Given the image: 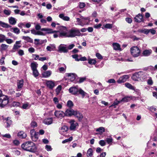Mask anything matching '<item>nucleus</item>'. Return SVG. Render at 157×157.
Segmentation results:
<instances>
[{
  "instance_id": "obj_19",
  "label": "nucleus",
  "mask_w": 157,
  "mask_h": 157,
  "mask_svg": "<svg viewBox=\"0 0 157 157\" xmlns=\"http://www.w3.org/2000/svg\"><path fill=\"white\" fill-rule=\"evenodd\" d=\"M41 30L42 31L46 32V33L48 34L54 33L56 32V31H53L52 29L49 28H42L41 29ZM57 32H58V31H57Z\"/></svg>"
},
{
  "instance_id": "obj_47",
  "label": "nucleus",
  "mask_w": 157,
  "mask_h": 157,
  "mask_svg": "<svg viewBox=\"0 0 157 157\" xmlns=\"http://www.w3.org/2000/svg\"><path fill=\"white\" fill-rule=\"evenodd\" d=\"M12 29L13 30V32L17 34H19L20 33V30L17 28H12Z\"/></svg>"
},
{
  "instance_id": "obj_12",
  "label": "nucleus",
  "mask_w": 157,
  "mask_h": 157,
  "mask_svg": "<svg viewBox=\"0 0 157 157\" xmlns=\"http://www.w3.org/2000/svg\"><path fill=\"white\" fill-rule=\"evenodd\" d=\"M69 122L71 124L70 129L71 130H75L76 127L78 125V123L74 120H71Z\"/></svg>"
},
{
  "instance_id": "obj_2",
  "label": "nucleus",
  "mask_w": 157,
  "mask_h": 157,
  "mask_svg": "<svg viewBox=\"0 0 157 157\" xmlns=\"http://www.w3.org/2000/svg\"><path fill=\"white\" fill-rule=\"evenodd\" d=\"M21 147L24 150L31 152H34L36 150L34 144L31 141H28L22 144Z\"/></svg>"
},
{
  "instance_id": "obj_20",
  "label": "nucleus",
  "mask_w": 157,
  "mask_h": 157,
  "mask_svg": "<svg viewBox=\"0 0 157 157\" xmlns=\"http://www.w3.org/2000/svg\"><path fill=\"white\" fill-rule=\"evenodd\" d=\"M62 26L60 27V32H59V31H57L58 32H56L57 33H56L54 34L53 35V36L54 38H57L58 37H62L64 36H61L60 35V33L62 32H63V30L61 28Z\"/></svg>"
},
{
  "instance_id": "obj_29",
  "label": "nucleus",
  "mask_w": 157,
  "mask_h": 157,
  "mask_svg": "<svg viewBox=\"0 0 157 157\" xmlns=\"http://www.w3.org/2000/svg\"><path fill=\"white\" fill-rule=\"evenodd\" d=\"M38 65V64L36 62L32 63L30 64V67L32 70L36 69Z\"/></svg>"
},
{
  "instance_id": "obj_10",
  "label": "nucleus",
  "mask_w": 157,
  "mask_h": 157,
  "mask_svg": "<svg viewBox=\"0 0 157 157\" xmlns=\"http://www.w3.org/2000/svg\"><path fill=\"white\" fill-rule=\"evenodd\" d=\"M54 114L56 117L60 118L63 117L65 116L64 113L62 111H56Z\"/></svg>"
},
{
  "instance_id": "obj_16",
  "label": "nucleus",
  "mask_w": 157,
  "mask_h": 157,
  "mask_svg": "<svg viewBox=\"0 0 157 157\" xmlns=\"http://www.w3.org/2000/svg\"><path fill=\"white\" fill-rule=\"evenodd\" d=\"M112 46L113 47V49L115 50H118L120 51H122L120 45L118 43H113L112 44Z\"/></svg>"
},
{
  "instance_id": "obj_51",
  "label": "nucleus",
  "mask_w": 157,
  "mask_h": 157,
  "mask_svg": "<svg viewBox=\"0 0 157 157\" xmlns=\"http://www.w3.org/2000/svg\"><path fill=\"white\" fill-rule=\"evenodd\" d=\"M34 41L35 42L37 41V43H36V44H41L44 42L43 40H40L39 39H35L34 40Z\"/></svg>"
},
{
  "instance_id": "obj_55",
  "label": "nucleus",
  "mask_w": 157,
  "mask_h": 157,
  "mask_svg": "<svg viewBox=\"0 0 157 157\" xmlns=\"http://www.w3.org/2000/svg\"><path fill=\"white\" fill-rule=\"evenodd\" d=\"M96 56L99 59H103L102 56L99 53H96Z\"/></svg>"
},
{
  "instance_id": "obj_31",
  "label": "nucleus",
  "mask_w": 157,
  "mask_h": 157,
  "mask_svg": "<svg viewBox=\"0 0 157 157\" xmlns=\"http://www.w3.org/2000/svg\"><path fill=\"white\" fill-rule=\"evenodd\" d=\"M124 85L125 86L128 88L133 90H135V88L130 83L128 82H127Z\"/></svg>"
},
{
  "instance_id": "obj_63",
  "label": "nucleus",
  "mask_w": 157,
  "mask_h": 157,
  "mask_svg": "<svg viewBox=\"0 0 157 157\" xmlns=\"http://www.w3.org/2000/svg\"><path fill=\"white\" fill-rule=\"evenodd\" d=\"M53 101L54 103L56 104H57L59 102L58 99L56 97H55L53 98Z\"/></svg>"
},
{
  "instance_id": "obj_33",
  "label": "nucleus",
  "mask_w": 157,
  "mask_h": 157,
  "mask_svg": "<svg viewBox=\"0 0 157 157\" xmlns=\"http://www.w3.org/2000/svg\"><path fill=\"white\" fill-rule=\"evenodd\" d=\"M96 131L99 132V134H101L105 131V128L103 127H101L96 129Z\"/></svg>"
},
{
  "instance_id": "obj_15",
  "label": "nucleus",
  "mask_w": 157,
  "mask_h": 157,
  "mask_svg": "<svg viewBox=\"0 0 157 157\" xmlns=\"http://www.w3.org/2000/svg\"><path fill=\"white\" fill-rule=\"evenodd\" d=\"M74 115L75 117H77L78 120L80 121H81L83 118L82 114L80 113L79 111H75L74 112Z\"/></svg>"
},
{
  "instance_id": "obj_59",
  "label": "nucleus",
  "mask_w": 157,
  "mask_h": 157,
  "mask_svg": "<svg viewBox=\"0 0 157 157\" xmlns=\"http://www.w3.org/2000/svg\"><path fill=\"white\" fill-rule=\"evenodd\" d=\"M22 39L25 40L27 41V42H29L31 38L28 36H23L22 37Z\"/></svg>"
},
{
  "instance_id": "obj_32",
  "label": "nucleus",
  "mask_w": 157,
  "mask_h": 157,
  "mask_svg": "<svg viewBox=\"0 0 157 157\" xmlns=\"http://www.w3.org/2000/svg\"><path fill=\"white\" fill-rule=\"evenodd\" d=\"M132 98V97L130 96H126L123 98L122 100L120 101V102L123 101L124 102H127L129 101Z\"/></svg>"
},
{
  "instance_id": "obj_38",
  "label": "nucleus",
  "mask_w": 157,
  "mask_h": 157,
  "mask_svg": "<svg viewBox=\"0 0 157 157\" xmlns=\"http://www.w3.org/2000/svg\"><path fill=\"white\" fill-rule=\"evenodd\" d=\"M76 19L77 20V22H78V25L83 26L85 25L86 24V23H83L80 18H77Z\"/></svg>"
},
{
  "instance_id": "obj_1",
  "label": "nucleus",
  "mask_w": 157,
  "mask_h": 157,
  "mask_svg": "<svg viewBox=\"0 0 157 157\" xmlns=\"http://www.w3.org/2000/svg\"><path fill=\"white\" fill-rule=\"evenodd\" d=\"M61 28L63 30V32L60 33L61 36H64L65 37H73L76 36H82L79 30L77 28L72 29L67 32L66 27L62 26Z\"/></svg>"
},
{
  "instance_id": "obj_6",
  "label": "nucleus",
  "mask_w": 157,
  "mask_h": 157,
  "mask_svg": "<svg viewBox=\"0 0 157 157\" xmlns=\"http://www.w3.org/2000/svg\"><path fill=\"white\" fill-rule=\"evenodd\" d=\"M131 53L132 55L134 57L139 56L140 54V49L137 46H134L130 49Z\"/></svg>"
},
{
  "instance_id": "obj_58",
  "label": "nucleus",
  "mask_w": 157,
  "mask_h": 157,
  "mask_svg": "<svg viewBox=\"0 0 157 157\" xmlns=\"http://www.w3.org/2000/svg\"><path fill=\"white\" fill-rule=\"evenodd\" d=\"M86 80V78L85 77H82L79 78V80L78 82L79 83H81L83 82L84 81Z\"/></svg>"
},
{
  "instance_id": "obj_37",
  "label": "nucleus",
  "mask_w": 157,
  "mask_h": 157,
  "mask_svg": "<svg viewBox=\"0 0 157 157\" xmlns=\"http://www.w3.org/2000/svg\"><path fill=\"white\" fill-rule=\"evenodd\" d=\"M93 155V150L92 148H90L88 149L87 151V155L88 157H91Z\"/></svg>"
},
{
  "instance_id": "obj_50",
  "label": "nucleus",
  "mask_w": 157,
  "mask_h": 157,
  "mask_svg": "<svg viewBox=\"0 0 157 157\" xmlns=\"http://www.w3.org/2000/svg\"><path fill=\"white\" fill-rule=\"evenodd\" d=\"M120 102V101H118L116 100L114 102L113 104L109 107L117 105Z\"/></svg>"
},
{
  "instance_id": "obj_4",
  "label": "nucleus",
  "mask_w": 157,
  "mask_h": 157,
  "mask_svg": "<svg viewBox=\"0 0 157 157\" xmlns=\"http://www.w3.org/2000/svg\"><path fill=\"white\" fill-rule=\"evenodd\" d=\"M70 93L74 95H78L80 94L82 95V98H84L86 94V93L82 89H78L76 87H72L69 89Z\"/></svg>"
},
{
  "instance_id": "obj_54",
  "label": "nucleus",
  "mask_w": 157,
  "mask_h": 157,
  "mask_svg": "<svg viewBox=\"0 0 157 157\" xmlns=\"http://www.w3.org/2000/svg\"><path fill=\"white\" fill-rule=\"evenodd\" d=\"M80 18L81 19H82V20H84V21H86V20L90 21V18L89 17H84L82 16H80Z\"/></svg>"
},
{
  "instance_id": "obj_49",
  "label": "nucleus",
  "mask_w": 157,
  "mask_h": 157,
  "mask_svg": "<svg viewBox=\"0 0 157 157\" xmlns=\"http://www.w3.org/2000/svg\"><path fill=\"white\" fill-rule=\"evenodd\" d=\"M72 57L73 59H75V61H79V59L78 58V55L77 54H75L72 55Z\"/></svg>"
},
{
  "instance_id": "obj_35",
  "label": "nucleus",
  "mask_w": 157,
  "mask_h": 157,
  "mask_svg": "<svg viewBox=\"0 0 157 157\" xmlns=\"http://www.w3.org/2000/svg\"><path fill=\"white\" fill-rule=\"evenodd\" d=\"M8 45L5 44H2L0 46V50L1 51L6 50L8 48Z\"/></svg>"
},
{
  "instance_id": "obj_28",
  "label": "nucleus",
  "mask_w": 157,
  "mask_h": 157,
  "mask_svg": "<svg viewBox=\"0 0 157 157\" xmlns=\"http://www.w3.org/2000/svg\"><path fill=\"white\" fill-rule=\"evenodd\" d=\"M39 133L37 132L36 134L31 136V138L33 141L36 142L38 140L39 137Z\"/></svg>"
},
{
  "instance_id": "obj_64",
  "label": "nucleus",
  "mask_w": 157,
  "mask_h": 157,
  "mask_svg": "<svg viewBox=\"0 0 157 157\" xmlns=\"http://www.w3.org/2000/svg\"><path fill=\"white\" fill-rule=\"evenodd\" d=\"M5 40L6 42L8 44H11L13 42V40L10 39H7Z\"/></svg>"
},
{
  "instance_id": "obj_25",
  "label": "nucleus",
  "mask_w": 157,
  "mask_h": 157,
  "mask_svg": "<svg viewBox=\"0 0 157 157\" xmlns=\"http://www.w3.org/2000/svg\"><path fill=\"white\" fill-rule=\"evenodd\" d=\"M56 47L54 44H50L49 46H48L46 48V49L48 51H54Z\"/></svg>"
},
{
  "instance_id": "obj_53",
  "label": "nucleus",
  "mask_w": 157,
  "mask_h": 157,
  "mask_svg": "<svg viewBox=\"0 0 157 157\" xmlns=\"http://www.w3.org/2000/svg\"><path fill=\"white\" fill-rule=\"evenodd\" d=\"M18 53L20 56H22L24 54V51L21 49L19 50L18 51Z\"/></svg>"
},
{
  "instance_id": "obj_11",
  "label": "nucleus",
  "mask_w": 157,
  "mask_h": 157,
  "mask_svg": "<svg viewBox=\"0 0 157 157\" xmlns=\"http://www.w3.org/2000/svg\"><path fill=\"white\" fill-rule=\"evenodd\" d=\"M24 85V80L23 79L18 80L17 81V90L20 91Z\"/></svg>"
},
{
  "instance_id": "obj_52",
  "label": "nucleus",
  "mask_w": 157,
  "mask_h": 157,
  "mask_svg": "<svg viewBox=\"0 0 157 157\" xmlns=\"http://www.w3.org/2000/svg\"><path fill=\"white\" fill-rule=\"evenodd\" d=\"M147 83L149 85H152L153 82L151 78L150 77L149 78V79L147 80Z\"/></svg>"
},
{
  "instance_id": "obj_60",
  "label": "nucleus",
  "mask_w": 157,
  "mask_h": 157,
  "mask_svg": "<svg viewBox=\"0 0 157 157\" xmlns=\"http://www.w3.org/2000/svg\"><path fill=\"white\" fill-rule=\"evenodd\" d=\"M13 106L14 107H17V106H19L20 105V103L19 102L14 101L13 102Z\"/></svg>"
},
{
  "instance_id": "obj_44",
  "label": "nucleus",
  "mask_w": 157,
  "mask_h": 157,
  "mask_svg": "<svg viewBox=\"0 0 157 157\" xmlns=\"http://www.w3.org/2000/svg\"><path fill=\"white\" fill-rule=\"evenodd\" d=\"M3 13L5 15L7 16H9L11 14V11L10 10L5 9L3 10Z\"/></svg>"
},
{
  "instance_id": "obj_9",
  "label": "nucleus",
  "mask_w": 157,
  "mask_h": 157,
  "mask_svg": "<svg viewBox=\"0 0 157 157\" xmlns=\"http://www.w3.org/2000/svg\"><path fill=\"white\" fill-rule=\"evenodd\" d=\"M46 84L47 86L49 89H52L55 86V83L54 81L46 80Z\"/></svg>"
},
{
  "instance_id": "obj_3",
  "label": "nucleus",
  "mask_w": 157,
  "mask_h": 157,
  "mask_svg": "<svg viewBox=\"0 0 157 157\" xmlns=\"http://www.w3.org/2000/svg\"><path fill=\"white\" fill-rule=\"evenodd\" d=\"M147 78L146 74L143 72H139L133 74L132 77V79L136 81H144Z\"/></svg>"
},
{
  "instance_id": "obj_61",
  "label": "nucleus",
  "mask_w": 157,
  "mask_h": 157,
  "mask_svg": "<svg viewBox=\"0 0 157 157\" xmlns=\"http://www.w3.org/2000/svg\"><path fill=\"white\" fill-rule=\"evenodd\" d=\"M32 57L35 60H36L39 59V56L37 55L33 54L32 56Z\"/></svg>"
},
{
  "instance_id": "obj_43",
  "label": "nucleus",
  "mask_w": 157,
  "mask_h": 157,
  "mask_svg": "<svg viewBox=\"0 0 157 157\" xmlns=\"http://www.w3.org/2000/svg\"><path fill=\"white\" fill-rule=\"evenodd\" d=\"M138 32L141 33H144L146 34H147V29H139L138 30Z\"/></svg>"
},
{
  "instance_id": "obj_22",
  "label": "nucleus",
  "mask_w": 157,
  "mask_h": 157,
  "mask_svg": "<svg viewBox=\"0 0 157 157\" xmlns=\"http://www.w3.org/2000/svg\"><path fill=\"white\" fill-rule=\"evenodd\" d=\"M21 41H16L15 44L13 45V50H16L20 48L21 46L19 45V44H21Z\"/></svg>"
},
{
  "instance_id": "obj_5",
  "label": "nucleus",
  "mask_w": 157,
  "mask_h": 157,
  "mask_svg": "<svg viewBox=\"0 0 157 157\" xmlns=\"http://www.w3.org/2000/svg\"><path fill=\"white\" fill-rule=\"evenodd\" d=\"M9 102L8 98L6 96L2 95V91L0 90V107H4Z\"/></svg>"
},
{
  "instance_id": "obj_42",
  "label": "nucleus",
  "mask_w": 157,
  "mask_h": 157,
  "mask_svg": "<svg viewBox=\"0 0 157 157\" xmlns=\"http://www.w3.org/2000/svg\"><path fill=\"white\" fill-rule=\"evenodd\" d=\"M147 34H148L149 33H150L152 35L155 34L156 32V31L153 29H147Z\"/></svg>"
},
{
  "instance_id": "obj_14",
  "label": "nucleus",
  "mask_w": 157,
  "mask_h": 157,
  "mask_svg": "<svg viewBox=\"0 0 157 157\" xmlns=\"http://www.w3.org/2000/svg\"><path fill=\"white\" fill-rule=\"evenodd\" d=\"M68 130V127L66 126H63L59 129L60 133L62 135H64L66 133Z\"/></svg>"
},
{
  "instance_id": "obj_36",
  "label": "nucleus",
  "mask_w": 157,
  "mask_h": 157,
  "mask_svg": "<svg viewBox=\"0 0 157 157\" xmlns=\"http://www.w3.org/2000/svg\"><path fill=\"white\" fill-rule=\"evenodd\" d=\"M113 27V24H106L103 25V27H102L103 29L104 28L111 29Z\"/></svg>"
},
{
  "instance_id": "obj_24",
  "label": "nucleus",
  "mask_w": 157,
  "mask_h": 157,
  "mask_svg": "<svg viewBox=\"0 0 157 157\" xmlns=\"http://www.w3.org/2000/svg\"><path fill=\"white\" fill-rule=\"evenodd\" d=\"M59 17L63 20L68 21L70 20V18L68 16H65L64 15L63 13H61L59 14Z\"/></svg>"
},
{
  "instance_id": "obj_45",
  "label": "nucleus",
  "mask_w": 157,
  "mask_h": 157,
  "mask_svg": "<svg viewBox=\"0 0 157 157\" xmlns=\"http://www.w3.org/2000/svg\"><path fill=\"white\" fill-rule=\"evenodd\" d=\"M5 36L2 34H0V43L3 42L5 40Z\"/></svg>"
},
{
  "instance_id": "obj_21",
  "label": "nucleus",
  "mask_w": 157,
  "mask_h": 157,
  "mask_svg": "<svg viewBox=\"0 0 157 157\" xmlns=\"http://www.w3.org/2000/svg\"><path fill=\"white\" fill-rule=\"evenodd\" d=\"M52 71H44L42 73V75L43 77L48 78L52 74Z\"/></svg>"
},
{
  "instance_id": "obj_62",
  "label": "nucleus",
  "mask_w": 157,
  "mask_h": 157,
  "mask_svg": "<svg viewBox=\"0 0 157 157\" xmlns=\"http://www.w3.org/2000/svg\"><path fill=\"white\" fill-rule=\"evenodd\" d=\"M106 140L107 143L109 144L113 141V140L112 138H107Z\"/></svg>"
},
{
  "instance_id": "obj_13",
  "label": "nucleus",
  "mask_w": 157,
  "mask_h": 157,
  "mask_svg": "<svg viewBox=\"0 0 157 157\" xmlns=\"http://www.w3.org/2000/svg\"><path fill=\"white\" fill-rule=\"evenodd\" d=\"M75 111L72 109H68L64 113L65 115L67 116H71L72 115H74Z\"/></svg>"
},
{
  "instance_id": "obj_23",
  "label": "nucleus",
  "mask_w": 157,
  "mask_h": 157,
  "mask_svg": "<svg viewBox=\"0 0 157 157\" xmlns=\"http://www.w3.org/2000/svg\"><path fill=\"white\" fill-rule=\"evenodd\" d=\"M17 20L15 18L10 17L9 18V23L12 25H15L17 22Z\"/></svg>"
},
{
  "instance_id": "obj_27",
  "label": "nucleus",
  "mask_w": 157,
  "mask_h": 157,
  "mask_svg": "<svg viewBox=\"0 0 157 157\" xmlns=\"http://www.w3.org/2000/svg\"><path fill=\"white\" fill-rule=\"evenodd\" d=\"M18 136L21 138H24L26 137V134L23 131L19 132L17 134Z\"/></svg>"
},
{
  "instance_id": "obj_46",
  "label": "nucleus",
  "mask_w": 157,
  "mask_h": 157,
  "mask_svg": "<svg viewBox=\"0 0 157 157\" xmlns=\"http://www.w3.org/2000/svg\"><path fill=\"white\" fill-rule=\"evenodd\" d=\"M67 105L70 108H71L73 106V102L71 100H69L67 101Z\"/></svg>"
},
{
  "instance_id": "obj_41",
  "label": "nucleus",
  "mask_w": 157,
  "mask_h": 157,
  "mask_svg": "<svg viewBox=\"0 0 157 157\" xmlns=\"http://www.w3.org/2000/svg\"><path fill=\"white\" fill-rule=\"evenodd\" d=\"M62 89V86L61 85H59L56 89V92L57 95L60 93Z\"/></svg>"
},
{
  "instance_id": "obj_7",
  "label": "nucleus",
  "mask_w": 157,
  "mask_h": 157,
  "mask_svg": "<svg viewBox=\"0 0 157 157\" xmlns=\"http://www.w3.org/2000/svg\"><path fill=\"white\" fill-rule=\"evenodd\" d=\"M130 77L128 75H124L120 77L117 81V82L118 83H121L125 82Z\"/></svg>"
},
{
  "instance_id": "obj_39",
  "label": "nucleus",
  "mask_w": 157,
  "mask_h": 157,
  "mask_svg": "<svg viewBox=\"0 0 157 157\" xmlns=\"http://www.w3.org/2000/svg\"><path fill=\"white\" fill-rule=\"evenodd\" d=\"M30 107L29 104L28 103H26L23 104L21 108L23 109H27Z\"/></svg>"
},
{
  "instance_id": "obj_17",
  "label": "nucleus",
  "mask_w": 157,
  "mask_h": 157,
  "mask_svg": "<svg viewBox=\"0 0 157 157\" xmlns=\"http://www.w3.org/2000/svg\"><path fill=\"white\" fill-rule=\"evenodd\" d=\"M135 21L137 22H140L143 21V16L140 14L136 15L134 18Z\"/></svg>"
},
{
  "instance_id": "obj_18",
  "label": "nucleus",
  "mask_w": 157,
  "mask_h": 157,
  "mask_svg": "<svg viewBox=\"0 0 157 157\" xmlns=\"http://www.w3.org/2000/svg\"><path fill=\"white\" fill-rule=\"evenodd\" d=\"M43 122L46 124L50 125L52 123L53 119L52 118H46L44 120Z\"/></svg>"
},
{
  "instance_id": "obj_8",
  "label": "nucleus",
  "mask_w": 157,
  "mask_h": 157,
  "mask_svg": "<svg viewBox=\"0 0 157 157\" xmlns=\"http://www.w3.org/2000/svg\"><path fill=\"white\" fill-rule=\"evenodd\" d=\"M67 45L63 44H60L58 47V51L60 52L67 53L68 49L66 47Z\"/></svg>"
},
{
  "instance_id": "obj_40",
  "label": "nucleus",
  "mask_w": 157,
  "mask_h": 157,
  "mask_svg": "<svg viewBox=\"0 0 157 157\" xmlns=\"http://www.w3.org/2000/svg\"><path fill=\"white\" fill-rule=\"evenodd\" d=\"M32 71L33 75L34 77L36 78L39 76V73L37 69L32 70Z\"/></svg>"
},
{
  "instance_id": "obj_56",
  "label": "nucleus",
  "mask_w": 157,
  "mask_h": 157,
  "mask_svg": "<svg viewBox=\"0 0 157 157\" xmlns=\"http://www.w3.org/2000/svg\"><path fill=\"white\" fill-rule=\"evenodd\" d=\"M99 144L102 146H103L105 145V142L104 140H101L99 141Z\"/></svg>"
},
{
  "instance_id": "obj_48",
  "label": "nucleus",
  "mask_w": 157,
  "mask_h": 157,
  "mask_svg": "<svg viewBox=\"0 0 157 157\" xmlns=\"http://www.w3.org/2000/svg\"><path fill=\"white\" fill-rule=\"evenodd\" d=\"M30 125L32 128H35L37 126V124L36 122L35 121H33L30 124Z\"/></svg>"
},
{
  "instance_id": "obj_57",
  "label": "nucleus",
  "mask_w": 157,
  "mask_h": 157,
  "mask_svg": "<svg viewBox=\"0 0 157 157\" xmlns=\"http://www.w3.org/2000/svg\"><path fill=\"white\" fill-rule=\"evenodd\" d=\"M45 149L48 151H51L52 149L51 146L48 145H46Z\"/></svg>"
},
{
  "instance_id": "obj_26",
  "label": "nucleus",
  "mask_w": 157,
  "mask_h": 157,
  "mask_svg": "<svg viewBox=\"0 0 157 157\" xmlns=\"http://www.w3.org/2000/svg\"><path fill=\"white\" fill-rule=\"evenodd\" d=\"M152 51L151 49L146 50L143 52V54L145 56H148L150 55L152 53Z\"/></svg>"
},
{
  "instance_id": "obj_30",
  "label": "nucleus",
  "mask_w": 157,
  "mask_h": 157,
  "mask_svg": "<svg viewBox=\"0 0 157 157\" xmlns=\"http://www.w3.org/2000/svg\"><path fill=\"white\" fill-rule=\"evenodd\" d=\"M88 61V63L91 65H94L96 63V61L94 59H92L90 58L89 57V58L87 59Z\"/></svg>"
},
{
  "instance_id": "obj_34",
  "label": "nucleus",
  "mask_w": 157,
  "mask_h": 157,
  "mask_svg": "<svg viewBox=\"0 0 157 157\" xmlns=\"http://www.w3.org/2000/svg\"><path fill=\"white\" fill-rule=\"evenodd\" d=\"M0 25L3 28H8L10 27V26L8 24L1 21H0Z\"/></svg>"
}]
</instances>
